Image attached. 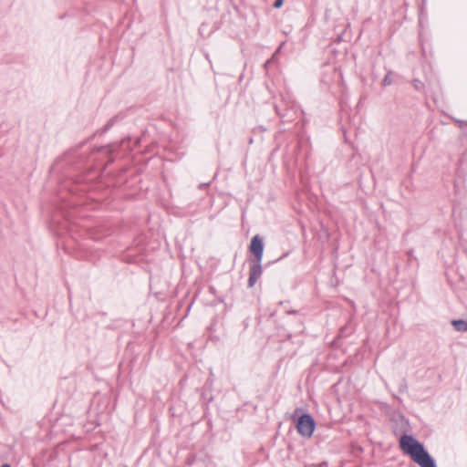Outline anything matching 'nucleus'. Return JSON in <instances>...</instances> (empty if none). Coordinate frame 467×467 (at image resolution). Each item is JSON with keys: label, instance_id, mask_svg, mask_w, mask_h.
Here are the masks:
<instances>
[{"label": "nucleus", "instance_id": "7", "mask_svg": "<svg viewBox=\"0 0 467 467\" xmlns=\"http://www.w3.org/2000/svg\"><path fill=\"white\" fill-rule=\"evenodd\" d=\"M1 467H10V465L9 464H4Z\"/></svg>", "mask_w": 467, "mask_h": 467}, {"label": "nucleus", "instance_id": "5", "mask_svg": "<svg viewBox=\"0 0 467 467\" xmlns=\"http://www.w3.org/2000/svg\"><path fill=\"white\" fill-rule=\"evenodd\" d=\"M451 324L457 331H467V322L464 320H452Z\"/></svg>", "mask_w": 467, "mask_h": 467}, {"label": "nucleus", "instance_id": "6", "mask_svg": "<svg viewBox=\"0 0 467 467\" xmlns=\"http://www.w3.org/2000/svg\"><path fill=\"white\" fill-rule=\"evenodd\" d=\"M283 0H275L274 3V6L275 8H280L283 5Z\"/></svg>", "mask_w": 467, "mask_h": 467}, {"label": "nucleus", "instance_id": "4", "mask_svg": "<svg viewBox=\"0 0 467 467\" xmlns=\"http://www.w3.org/2000/svg\"><path fill=\"white\" fill-rule=\"evenodd\" d=\"M261 262H255L254 265L250 267V274H249V286L252 287L255 285V283L258 281V279L261 276L262 274V267H261Z\"/></svg>", "mask_w": 467, "mask_h": 467}, {"label": "nucleus", "instance_id": "2", "mask_svg": "<svg viewBox=\"0 0 467 467\" xmlns=\"http://www.w3.org/2000/svg\"><path fill=\"white\" fill-rule=\"evenodd\" d=\"M297 431L306 438H310L315 430V421L308 414L302 415L296 424Z\"/></svg>", "mask_w": 467, "mask_h": 467}, {"label": "nucleus", "instance_id": "1", "mask_svg": "<svg viewBox=\"0 0 467 467\" xmlns=\"http://www.w3.org/2000/svg\"><path fill=\"white\" fill-rule=\"evenodd\" d=\"M400 448L420 467H436L433 459L423 445L412 436L402 435L400 439Z\"/></svg>", "mask_w": 467, "mask_h": 467}, {"label": "nucleus", "instance_id": "3", "mask_svg": "<svg viewBox=\"0 0 467 467\" xmlns=\"http://www.w3.org/2000/svg\"><path fill=\"white\" fill-rule=\"evenodd\" d=\"M249 250L253 253L257 262H261L264 254V244L262 239L258 235H254L249 246Z\"/></svg>", "mask_w": 467, "mask_h": 467}]
</instances>
